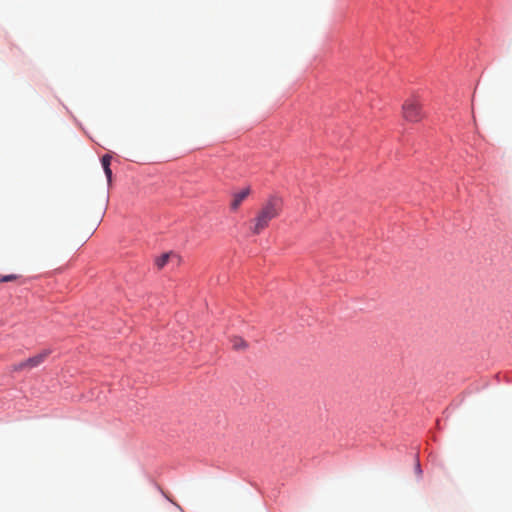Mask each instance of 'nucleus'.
Here are the masks:
<instances>
[{
    "label": "nucleus",
    "mask_w": 512,
    "mask_h": 512,
    "mask_svg": "<svg viewBox=\"0 0 512 512\" xmlns=\"http://www.w3.org/2000/svg\"><path fill=\"white\" fill-rule=\"evenodd\" d=\"M282 209V202L279 198L271 197L259 210L256 217L253 219V226L251 231L253 234H260L265 228L268 227L270 221L280 215Z\"/></svg>",
    "instance_id": "obj_1"
},
{
    "label": "nucleus",
    "mask_w": 512,
    "mask_h": 512,
    "mask_svg": "<svg viewBox=\"0 0 512 512\" xmlns=\"http://www.w3.org/2000/svg\"><path fill=\"white\" fill-rule=\"evenodd\" d=\"M403 118L412 123L419 122L423 118L422 104L417 96L406 99L402 105Z\"/></svg>",
    "instance_id": "obj_2"
},
{
    "label": "nucleus",
    "mask_w": 512,
    "mask_h": 512,
    "mask_svg": "<svg viewBox=\"0 0 512 512\" xmlns=\"http://www.w3.org/2000/svg\"><path fill=\"white\" fill-rule=\"evenodd\" d=\"M250 194V189L245 188L233 195V200L231 202V209L236 210L241 205V203L247 198Z\"/></svg>",
    "instance_id": "obj_3"
},
{
    "label": "nucleus",
    "mask_w": 512,
    "mask_h": 512,
    "mask_svg": "<svg viewBox=\"0 0 512 512\" xmlns=\"http://www.w3.org/2000/svg\"><path fill=\"white\" fill-rule=\"evenodd\" d=\"M49 353L50 352L48 350H45L33 357L28 358L26 360V364H28V368L32 369V368L39 366L48 357Z\"/></svg>",
    "instance_id": "obj_4"
},
{
    "label": "nucleus",
    "mask_w": 512,
    "mask_h": 512,
    "mask_svg": "<svg viewBox=\"0 0 512 512\" xmlns=\"http://www.w3.org/2000/svg\"><path fill=\"white\" fill-rule=\"evenodd\" d=\"M232 347L235 350H245L248 347L247 342L241 337H233L231 339Z\"/></svg>",
    "instance_id": "obj_5"
},
{
    "label": "nucleus",
    "mask_w": 512,
    "mask_h": 512,
    "mask_svg": "<svg viewBox=\"0 0 512 512\" xmlns=\"http://www.w3.org/2000/svg\"><path fill=\"white\" fill-rule=\"evenodd\" d=\"M20 276L17 274L0 275V282H11L19 279Z\"/></svg>",
    "instance_id": "obj_6"
},
{
    "label": "nucleus",
    "mask_w": 512,
    "mask_h": 512,
    "mask_svg": "<svg viewBox=\"0 0 512 512\" xmlns=\"http://www.w3.org/2000/svg\"><path fill=\"white\" fill-rule=\"evenodd\" d=\"M170 255L169 254H164L162 255L160 258L157 259L156 261V265L159 267V268H162L166 265L168 259H169Z\"/></svg>",
    "instance_id": "obj_7"
},
{
    "label": "nucleus",
    "mask_w": 512,
    "mask_h": 512,
    "mask_svg": "<svg viewBox=\"0 0 512 512\" xmlns=\"http://www.w3.org/2000/svg\"><path fill=\"white\" fill-rule=\"evenodd\" d=\"M111 159H112V157L109 154H105L101 158V164H102L103 170L110 167Z\"/></svg>",
    "instance_id": "obj_8"
},
{
    "label": "nucleus",
    "mask_w": 512,
    "mask_h": 512,
    "mask_svg": "<svg viewBox=\"0 0 512 512\" xmlns=\"http://www.w3.org/2000/svg\"><path fill=\"white\" fill-rule=\"evenodd\" d=\"M25 369H29L28 364H26V360L13 365V371H21V370H25Z\"/></svg>",
    "instance_id": "obj_9"
},
{
    "label": "nucleus",
    "mask_w": 512,
    "mask_h": 512,
    "mask_svg": "<svg viewBox=\"0 0 512 512\" xmlns=\"http://www.w3.org/2000/svg\"><path fill=\"white\" fill-rule=\"evenodd\" d=\"M104 173H105V175L107 177V182L110 185L111 182H112V170H111V168L109 167V168L104 169Z\"/></svg>",
    "instance_id": "obj_10"
},
{
    "label": "nucleus",
    "mask_w": 512,
    "mask_h": 512,
    "mask_svg": "<svg viewBox=\"0 0 512 512\" xmlns=\"http://www.w3.org/2000/svg\"><path fill=\"white\" fill-rule=\"evenodd\" d=\"M416 471L420 474L422 471H421V468H420V464L417 463V466H416Z\"/></svg>",
    "instance_id": "obj_11"
}]
</instances>
